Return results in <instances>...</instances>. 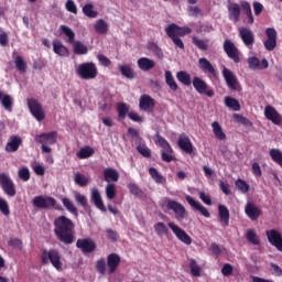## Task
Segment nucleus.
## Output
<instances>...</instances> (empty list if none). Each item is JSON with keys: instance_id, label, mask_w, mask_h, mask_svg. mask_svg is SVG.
Instances as JSON below:
<instances>
[{"instance_id": "f257e3e1", "label": "nucleus", "mask_w": 282, "mask_h": 282, "mask_svg": "<svg viewBox=\"0 0 282 282\" xmlns=\"http://www.w3.org/2000/svg\"><path fill=\"white\" fill-rule=\"evenodd\" d=\"M54 235L61 243L65 246H72L74 239H76V232L74 231L76 225L67 216H58L53 221Z\"/></svg>"}, {"instance_id": "f03ea898", "label": "nucleus", "mask_w": 282, "mask_h": 282, "mask_svg": "<svg viewBox=\"0 0 282 282\" xmlns=\"http://www.w3.org/2000/svg\"><path fill=\"white\" fill-rule=\"evenodd\" d=\"M193 32V29L188 26H180L175 23H172L165 28V33L171 39V41L174 43L178 50H184V42L180 36H186V34H191Z\"/></svg>"}, {"instance_id": "7ed1b4c3", "label": "nucleus", "mask_w": 282, "mask_h": 282, "mask_svg": "<svg viewBox=\"0 0 282 282\" xmlns=\"http://www.w3.org/2000/svg\"><path fill=\"white\" fill-rule=\"evenodd\" d=\"M61 31L63 32V34H65L66 37H68L67 43L73 45L74 54H76L77 56H85V54H88L89 47L83 44V42L76 41V33H74L69 26L61 25Z\"/></svg>"}, {"instance_id": "20e7f679", "label": "nucleus", "mask_w": 282, "mask_h": 282, "mask_svg": "<svg viewBox=\"0 0 282 282\" xmlns=\"http://www.w3.org/2000/svg\"><path fill=\"white\" fill-rule=\"evenodd\" d=\"M42 265H53L57 272L63 271V261H61V252L56 249H43L41 253Z\"/></svg>"}, {"instance_id": "39448f33", "label": "nucleus", "mask_w": 282, "mask_h": 282, "mask_svg": "<svg viewBox=\"0 0 282 282\" xmlns=\"http://www.w3.org/2000/svg\"><path fill=\"white\" fill-rule=\"evenodd\" d=\"M76 74L82 80H94L98 77V67L94 62H85L78 65Z\"/></svg>"}, {"instance_id": "423d86ee", "label": "nucleus", "mask_w": 282, "mask_h": 282, "mask_svg": "<svg viewBox=\"0 0 282 282\" xmlns=\"http://www.w3.org/2000/svg\"><path fill=\"white\" fill-rule=\"evenodd\" d=\"M154 142L161 147V149H163L161 152V160L163 162H166L167 164L175 162V156L173 155V148H171V143H169L164 137L160 135V132H156Z\"/></svg>"}, {"instance_id": "0eeeda50", "label": "nucleus", "mask_w": 282, "mask_h": 282, "mask_svg": "<svg viewBox=\"0 0 282 282\" xmlns=\"http://www.w3.org/2000/svg\"><path fill=\"white\" fill-rule=\"evenodd\" d=\"M162 208H165V210H172L177 221H183V219L186 217V207H184V205H182L180 202L173 200L169 197L164 198Z\"/></svg>"}, {"instance_id": "6e6552de", "label": "nucleus", "mask_w": 282, "mask_h": 282, "mask_svg": "<svg viewBox=\"0 0 282 282\" xmlns=\"http://www.w3.org/2000/svg\"><path fill=\"white\" fill-rule=\"evenodd\" d=\"M35 142L42 145V153H52V148L50 145L56 144L57 142V133L56 131H52L48 133H41L35 135Z\"/></svg>"}, {"instance_id": "1a4fd4ad", "label": "nucleus", "mask_w": 282, "mask_h": 282, "mask_svg": "<svg viewBox=\"0 0 282 282\" xmlns=\"http://www.w3.org/2000/svg\"><path fill=\"white\" fill-rule=\"evenodd\" d=\"M0 187L8 197H14L17 195V185H14V181H12L8 172L0 173Z\"/></svg>"}, {"instance_id": "9d476101", "label": "nucleus", "mask_w": 282, "mask_h": 282, "mask_svg": "<svg viewBox=\"0 0 282 282\" xmlns=\"http://www.w3.org/2000/svg\"><path fill=\"white\" fill-rule=\"evenodd\" d=\"M32 204L35 208H42L44 210H47L56 206V198L52 196L40 195L33 198Z\"/></svg>"}, {"instance_id": "9b49d317", "label": "nucleus", "mask_w": 282, "mask_h": 282, "mask_svg": "<svg viewBox=\"0 0 282 282\" xmlns=\"http://www.w3.org/2000/svg\"><path fill=\"white\" fill-rule=\"evenodd\" d=\"M28 107L34 119L39 122L45 120V111H43V106H41L39 100L34 98L28 99Z\"/></svg>"}, {"instance_id": "f8f14e48", "label": "nucleus", "mask_w": 282, "mask_h": 282, "mask_svg": "<svg viewBox=\"0 0 282 282\" xmlns=\"http://www.w3.org/2000/svg\"><path fill=\"white\" fill-rule=\"evenodd\" d=\"M167 226L178 239V241L185 243V246H191L193 243V238H191V236H188L184 229L175 225V223H169Z\"/></svg>"}, {"instance_id": "ddd939ff", "label": "nucleus", "mask_w": 282, "mask_h": 282, "mask_svg": "<svg viewBox=\"0 0 282 282\" xmlns=\"http://www.w3.org/2000/svg\"><path fill=\"white\" fill-rule=\"evenodd\" d=\"M223 50L227 54L228 58L234 61V63H241L239 57V48L230 40H225L223 44Z\"/></svg>"}, {"instance_id": "4468645a", "label": "nucleus", "mask_w": 282, "mask_h": 282, "mask_svg": "<svg viewBox=\"0 0 282 282\" xmlns=\"http://www.w3.org/2000/svg\"><path fill=\"white\" fill-rule=\"evenodd\" d=\"M192 85L197 94H206L208 98H213V96H215V91L213 89H208V84L200 77H194Z\"/></svg>"}, {"instance_id": "2eb2a0df", "label": "nucleus", "mask_w": 282, "mask_h": 282, "mask_svg": "<svg viewBox=\"0 0 282 282\" xmlns=\"http://www.w3.org/2000/svg\"><path fill=\"white\" fill-rule=\"evenodd\" d=\"M198 68L207 75L208 78H217L219 73L215 69V66L208 61V58L203 57L198 59Z\"/></svg>"}, {"instance_id": "dca6fc26", "label": "nucleus", "mask_w": 282, "mask_h": 282, "mask_svg": "<svg viewBox=\"0 0 282 282\" xmlns=\"http://www.w3.org/2000/svg\"><path fill=\"white\" fill-rule=\"evenodd\" d=\"M223 78L225 79V83L227 84V87L230 89V91H237V87L239 85V79H237V75H235V73H232V70L224 67L223 68Z\"/></svg>"}, {"instance_id": "f3484780", "label": "nucleus", "mask_w": 282, "mask_h": 282, "mask_svg": "<svg viewBox=\"0 0 282 282\" xmlns=\"http://www.w3.org/2000/svg\"><path fill=\"white\" fill-rule=\"evenodd\" d=\"M76 248L82 250L84 254H91V252L96 251V241L91 240V238H84V239H78L76 241Z\"/></svg>"}, {"instance_id": "a211bd4d", "label": "nucleus", "mask_w": 282, "mask_h": 282, "mask_svg": "<svg viewBox=\"0 0 282 282\" xmlns=\"http://www.w3.org/2000/svg\"><path fill=\"white\" fill-rule=\"evenodd\" d=\"M267 40L264 41L263 45L267 52H274L276 48V30L274 28H268L265 30Z\"/></svg>"}, {"instance_id": "6ab92c4d", "label": "nucleus", "mask_w": 282, "mask_h": 282, "mask_svg": "<svg viewBox=\"0 0 282 282\" xmlns=\"http://www.w3.org/2000/svg\"><path fill=\"white\" fill-rule=\"evenodd\" d=\"M267 239L276 250L282 252V235L276 229H270L265 231Z\"/></svg>"}, {"instance_id": "aec40b11", "label": "nucleus", "mask_w": 282, "mask_h": 282, "mask_svg": "<svg viewBox=\"0 0 282 282\" xmlns=\"http://www.w3.org/2000/svg\"><path fill=\"white\" fill-rule=\"evenodd\" d=\"M238 32L246 47H252V45H254V33L250 28L241 26L238 29Z\"/></svg>"}, {"instance_id": "412c9836", "label": "nucleus", "mask_w": 282, "mask_h": 282, "mask_svg": "<svg viewBox=\"0 0 282 282\" xmlns=\"http://www.w3.org/2000/svg\"><path fill=\"white\" fill-rule=\"evenodd\" d=\"M264 116H265L267 120H270L276 127H281L282 116H281V113H279V111H276V108H274L270 105L265 106Z\"/></svg>"}, {"instance_id": "4be33fe9", "label": "nucleus", "mask_w": 282, "mask_h": 282, "mask_svg": "<svg viewBox=\"0 0 282 282\" xmlns=\"http://www.w3.org/2000/svg\"><path fill=\"white\" fill-rule=\"evenodd\" d=\"M139 108L141 111H148L151 113L155 109V99L150 95H142L139 99Z\"/></svg>"}, {"instance_id": "5701e85b", "label": "nucleus", "mask_w": 282, "mask_h": 282, "mask_svg": "<svg viewBox=\"0 0 282 282\" xmlns=\"http://www.w3.org/2000/svg\"><path fill=\"white\" fill-rule=\"evenodd\" d=\"M245 213L251 221H257V219L261 217L262 212L261 208H259V206L254 205V203L248 202L245 206Z\"/></svg>"}, {"instance_id": "b1692460", "label": "nucleus", "mask_w": 282, "mask_h": 282, "mask_svg": "<svg viewBox=\"0 0 282 282\" xmlns=\"http://www.w3.org/2000/svg\"><path fill=\"white\" fill-rule=\"evenodd\" d=\"M90 200L93 202V204H95L98 210H100L101 213H107V207L105 206V202L102 200V196L100 195V189H91Z\"/></svg>"}, {"instance_id": "393cba45", "label": "nucleus", "mask_w": 282, "mask_h": 282, "mask_svg": "<svg viewBox=\"0 0 282 282\" xmlns=\"http://www.w3.org/2000/svg\"><path fill=\"white\" fill-rule=\"evenodd\" d=\"M185 199L187 202V204L191 205L192 208H194L195 210H198L200 213V215H203V217H210V212H208V208H206L204 205H202V203H199V200L193 198L192 196L187 195L185 196Z\"/></svg>"}, {"instance_id": "a878e982", "label": "nucleus", "mask_w": 282, "mask_h": 282, "mask_svg": "<svg viewBox=\"0 0 282 282\" xmlns=\"http://www.w3.org/2000/svg\"><path fill=\"white\" fill-rule=\"evenodd\" d=\"M228 19L232 23H237L241 17V4L234 2L227 7Z\"/></svg>"}, {"instance_id": "bb28decb", "label": "nucleus", "mask_w": 282, "mask_h": 282, "mask_svg": "<svg viewBox=\"0 0 282 282\" xmlns=\"http://www.w3.org/2000/svg\"><path fill=\"white\" fill-rule=\"evenodd\" d=\"M120 261L121 259L118 253H110L107 256V268L109 270V274H113L116 270H118Z\"/></svg>"}, {"instance_id": "cd10ccee", "label": "nucleus", "mask_w": 282, "mask_h": 282, "mask_svg": "<svg viewBox=\"0 0 282 282\" xmlns=\"http://www.w3.org/2000/svg\"><path fill=\"white\" fill-rule=\"evenodd\" d=\"M21 144H23V139H21L19 135H12L6 145L7 153H17Z\"/></svg>"}, {"instance_id": "c85d7f7f", "label": "nucleus", "mask_w": 282, "mask_h": 282, "mask_svg": "<svg viewBox=\"0 0 282 282\" xmlns=\"http://www.w3.org/2000/svg\"><path fill=\"white\" fill-rule=\"evenodd\" d=\"M240 8L243 14L247 17L248 25H252L254 23V15H252V7L250 6V2L241 0Z\"/></svg>"}, {"instance_id": "c756f323", "label": "nucleus", "mask_w": 282, "mask_h": 282, "mask_svg": "<svg viewBox=\"0 0 282 282\" xmlns=\"http://www.w3.org/2000/svg\"><path fill=\"white\" fill-rule=\"evenodd\" d=\"M177 144L180 149L184 151V153H187V155H191V153H193L194 148H193V142H191V138L186 135H181L178 138Z\"/></svg>"}, {"instance_id": "7c9ffc66", "label": "nucleus", "mask_w": 282, "mask_h": 282, "mask_svg": "<svg viewBox=\"0 0 282 282\" xmlns=\"http://www.w3.org/2000/svg\"><path fill=\"white\" fill-rule=\"evenodd\" d=\"M53 52L54 54H57V56H62L64 58H67V56H69V48L63 45V42L58 40L53 41Z\"/></svg>"}, {"instance_id": "2f4dec72", "label": "nucleus", "mask_w": 282, "mask_h": 282, "mask_svg": "<svg viewBox=\"0 0 282 282\" xmlns=\"http://www.w3.org/2000/svg\"><path fill=\"white\" fill-rule=\"evenodd\" d=\"M137 65L141 72H151L153 67H155V61L149 58V57H140L137 61Z\"/></svg>"}, {"instance_id": "473e14b6", "label": "nucleus", "mask_w": 282, "mask_h": 282, "mask_svg": "<svg viewBox=\"0 0 282 282\" xmlns=\"http://www.w3.org/2000/svg\"><path fill=\"white\" fill-rule=\"evenodd\" d=\"M119 70L123 78H128V80H133L135 78V69L131 64H122L119 65Z\"/></svg>"}, {"instance_id": "72a5a7b5", "label": "nucleus", "mask_w": 282, "mask_h": 282, "mask_svg": "<svg viewBox=\"0 0 282 282\" xmlns=\"http://www.w3.org/2000/svg\"><path fill=\"white\" fill-rule=\"evenodd\" d=\"M218 217L224 226H229L230 210H228V207H226V205H218Z\"/></svg>"}, {"instance_id": "f704fd0d", "label": "nucleus", "mask_w": 282, "mask_h": 282, "mask_svg": "<svg viewBox=\"0 0 282 282\" xmlns=\"http://www.w3.org/2000/svg\"><path fill=\"white\" fill-rule=\"evenodd\" d=\"M104 178L105 182H118L120 180V173H118V170L112 169V167H107L104 170Z\"/></svg>"}, {"instance_id": "c9c22d12", "label": "nucleus", "mask_w": 282, "mask_h": 282, "mask_svg": "<svg viewBox=\"0 0 282 282\" xmlns=\"http://www.w3.org/2000/svg\"><path fill=\"white\" fill-rule=\"evenodd\" d=\"M131 106H129L127 102H119L117 104V112H118V120H124L127 116H129Z\"/></svg>"}, {"instance_id": "e433bc0d", "label": "nucleus", "mask_w": 282, "mask_h": 282, "mask_svg": "<svg viewBox=\"0 0 282 282\" xmlns=\"http://www.w3.org/2000/svg\"><path fill=\"white\" fill-rule=\"evenodd\" d=\"M0 100L6 111H12V107H14V100H12V96L6 95L0 90Z\"/></svg>"}, {"instance_id": "4c0bfd02", "label": "nucleus", "mask_w": 282, "mask_h": 282, "mask_svg": "<svg viewBox=\"0 0 282 282\" xmlns=\"http://www.w3.org/2000/svg\"><path fill=\"white\" fill-rule=\"evenodd\" d=\"M75 202L76 204L82 206V208H84L86 213H89V210H91V207L89 206V200L87 199V196L85 194L75 193Z\"/></svg>"}, {"instance_id": "58836bf2", "label": "nucleus", "mask_w": 282, "mask_h": 282, "mask_svg": "<svg viewBox=\"0 0 282 282\" xmlns=\"http://www.w3.org/2000/svg\"><path fill=\"white\" fill-rule=\"evenodd\" d=\"M149 52H152L159 61H162L164 58V52L162 48L158 45L155 42H148L147 45Z\"/></svg>"}, {"instance_id": "ea45409f", "label": "nucleus", "mask_w": 282, "mask_h": 282, "mask_svg": "<svg viewBox=\"0 0 282 282\" xmlns=\"http://www.w3.org/2000/svg\"><path fill=\"white\" fill-rule=\"evenodd\" d=\"M149 175H150V177H152V180L155 182V184H162V185L166 184V177H164L162 174H160L158 169L150 167Z\"/></svg>"}, {"instance_id": "a19ab883", "label": "nucleus", "mask_w": 282, "mask_h": 282, "mask_svg": "<svg viewBox=\"0 0 282 282\" xmlns=\"http://www.w3.org/2000/svg\"><path fill=\"white\" fill-rule=\"evenodd\" d=\"M165 84L171 91H177V89H180V86L177 85V82H175V77H173V73H171V70L165 72Z\"/></svg>"}, {"instance_id": "79ce46f5", "label": "nucleus", "mask_w": 282, "mask_h": 282, "mask_svg": "<svg viewBox=\"0 0 282 282\" xmlns=\"http://www.w3.org/2000/svg\"><path fill=\"white\" fill-rule=\"evenodd\" d=\"M212 129L215 138L217 140H226V133H224V129H221V124H219V121H214L212 123Z\"/></svg>"}, {"instance_id": "37998d69", "label": "nucleus", "mask_w": 282, "mask_h": 282, "mask_svg": "<svg viewBox=\"0 0 282 282\" xmlns=\"http://www.w3.org/2000/svg\"><path fill=\"white\" fill-rule=\"evenodd\" d=\"M246 239L249 243H252V246H261V239L254 229L247 230Z\"/></svg>"}, {"instance_id": "c03bdc74", "label": "nucleus", "mask_w": 282, "mask_h": 282, "mask_svg": "<svg viewBox=\"0 0 282 282\" xmlns=\"http://www.w3.org/2000/svg\"><path fill=\"white\" fill-rule=\"evenodd\" d=\"M62 204L66 208V210H68V213L74 215V217H78V208H76V205H74V202H72V199L64 197L62 198Z\"/></svg>"}, {"instance_id": "a18cd8bd", "label": "nucleus", "mask_w": 282, "mask_h": 282, "mask_svg": "<svg viewBox=\"0 0 282 282\" xmlns=\"http://www.w3.org/2000/svg\"><path fill=\"white\" fill-rule=\"evenodd\" d=\"M176 78L182 85H185V87H191L192 80H191V74L186 73V70H180L176 74Z\"/></svg>"}, {"instance_id": "49530a36", "label": "nucleus", "mask_w": 282, "mask_h": 282, "mask_svg": "<svg viewBox=\"0 0 282 282\" xmlns=\"http://www.w3.org/2000/svg\"><path fill=\"white\" fill-rule=\"evenodd\" d=\"M94 153H96V151L94 150V148L87 145L85 148H82L78 152H77V158L79 160H87L88 158H91V155H94Z\"/></svg>"}, {"instance_id": "de8ad7c7", "label": "nucleus", "mask_w": 282, "mask_h": 282, "mask_svg": "<svg viewBox=\"0 0 282 282\" xmlns=\"http://www.w3.org/2000/svg\"><path fill=\"white\" fill-rule=\"evenodd\" d=\"M189 272L192 276L199 278L202 276V267L197 263V260H189Z\"/></svg>"}, {"instance_id": "09e8293b", "label": "nucleus", "mask_w": 282, "mask_h": 282, "mask_svg": "<svg viewBox=\"0 0 282 282\" xmlns=\"http://www.w3.org/2000/svg\"><path fill=\"white\" fill-rule=\"evenodd\" d=\"M269 155L275 164L282 167V151L279 149H271Z\"/></svg>"}, {"instance_id": "8fccbe9b", "label": "nucleus", "mask_w": 282, "mask_h": 282, "mask_svg": "<svg viewBox=\"0 0 282 282\" xmlns=\"http://www.w3.org/2000/svg\"><path fill=\"white\" fill-rule=\"evenodd\" d=\"M74 182H75V184H77V186H80L82 188H85V186H88V184H89V177H87L84 174L77 172V173H75Z\"/></svg>"}, {"instance_id": "3c124183", "label": "nucleus", "mask_w": 282, "mask_h": 282, "mask_svg": "<svg viewBox=\"0 0 282 282\" xmlns=\"http://www.w3.org/2000/svg\"><path fill=\"white\" fill-rule=\"evenodd\" d=\"M95 30L97 34H107L109 32V24L105 20L99 19L95 24Z\"/></svg>"}, {"instance_id": "603ef678", "label": "nucleus", "mask_w": 282, "mask_h": 282, "mask_svg": "<svg viewBox=\"0 0 282 282\" xmlns=\"http://www.w3.org/2000/svg\"><path fill=\"white\" fill-rule=\"evenodd\" d=\"M225 105L229 109H232V111H240L241 105L239 104V100L232 98V97H225Z\"/></svg>"}, {"instance_id": "864d4df0", "label": "nucleus", "mask_w": 282, "mask_h": 282, "mask_svg": "<svg viewBox=\"0 0 282 282\" xmlns=\"http://www.w3.org/2000/svg\"><path fill=\"white\" fill-rule=\"evenodd\" d=\"M192 43L198 48L202 50V52L208 51V40H202L197 36L192 37Z\"/></svg>"}, {"instance_id": "5fc2aeb1", "label": "nucleus", "mask_w": 282, "mask_h": 282, "mask_svg": "<svg viewBox=\"0 0 282 282\" xmlns=\"http://www.w3.org/2000/svg\"><path fill=\"white\" fill-rule=\"evenodd\" d=\"M14 63L18 72H20L21 74H25V72H28V64L25 63V59H23L21 55H18L15 57Z\"/></svg>"}, {"instance_id": "6e6d98bb", "label": "nucleus", "mask_w": 282, "mask_h": 282, "mask_svg": "<svg viewBox=\"0 0 282 282\" xmlns=\"http://www.w3.org/2000/svg\"><path fill=\"white\" fill-rule=\"evenodd\" d=\"M83 12L85 17H88V19H96L98 17V11L94 10V4L87 3L83 7Z\"/></svg>"}, {"instance_id": "4d7b16f0", "label": "nucleus", "mask_w": 282, "mask_h": 282, "mask_svg": "<svg viewBox=\"0 0 282 282\" xmlns=\"http://www.w3.org/2000/svg\"><path fill=\"white\" fill-rule=\"evenodd\" d=\"M154 232L158 237L169 235V227L164 223H156L154 224Z\"/></svg>"}, {"instance_id": "13d9d810", "label": "nucleus", "mask_w": 282, "mask_h": 282, "mask_svg": "<svg viewBox=\"0 0 282 282\" xmlns=\"http://www.w3.org/2000/svg\"><path fill=\"white\" fill-rule=\"evenodd\" d=\"M236 187L238 188V191H240V193H248L250 191V185L248 184V182L241 180V178H238L236 181Z\"/></svg>"}, {"instance_id": "bf43d9fd", "label": "nucleus", "mask_w": 282, "mask_h": 282, "mask_svg": "<svg viewBox=\"0 0 282 282\" xmlns=\"http://www.w3.org/2000/svg\"><path fill=\"white\" fill-rule=\"evenodd\" d=\"M0 213H2L4 217H10V204L2 197H0Z\"/></svg>"}, {"instance_id": "052dcab7", "label": "nucleus", "mask_w": 282, "mask_h": 282, "mask_svg": "<svg viewBox=\"0 0 282 282\" xmlns=\"http://www.w3.org/2000/svg\"><path fill=\"white\" fill-rule=\"evenodd\" d=\"M96 270L99 274H107V261H105V258H101L96 262Z\"/></svg>"}, {"instance_id": "680f3d73", "label": "nucleus", "mask_w": 282, "mask_h": 282, "mask_svg": "<svg viewBox=\"0 0 282 282\" xmlns=\"http://www.w3.org/2000/svg\"><path fill=\"white\" fill-rule=\"evenodd\" d=\"M128 188H129L131 195H134V197H142V195H144V192H142L140 186H138L137 184L130 183L128 185Z\"/></svg>"}, {"instance_id": "e2e57ef3", "label": "nucleus", "mask_w": 282, "mask_h": 282, "mask_svg": "<svg viewBox=\"0 0 282 282\" xmlns=\"http://www.w3.org/2000/svg\"><path fill=\"white\" fill-rule=\"evenodd\" d=\"M107 199H116V184L109 183L106 185Z\"/></svg>"}, {"instance_id": "0e129e2a", "label": "nucleus", "mask_w": 282, "mask_h": 282, "mask_svg": "<svg viewBox=\"0 0 282 282\" xmlns=\"http://www.w3.org/2000/svg\"><path fill=\"white\" fill-rule=\"evenodd\" d=\"M137 151L143 158H151V149H149V147H147L145 144L138 145Z\"/></svg>"}, {"instance_id": "69168bd1", "label": "nucleus", "mask_w": 282, "mask_h": 282, "mask_svg": "<svg viewBox=\"0 0 282 282\" xmlns=\"http://www.w3.org/2000/svg\"><path fill=\"white\" fill-rule=\"evenodd\" d=\"M18 176L22 180V182H29L30 181V169L22 167L18 172Z\"/></svg>"}, {"instance_id": "338daca9", "label": "nucleus", "mask_w": 282, "mask_h": 282, "mask_svg": "<svg viewBox=\"0 0 282 282\" xmlns=\"http://www.w3.org/2000/svg\"><path fill=\"white\" fill-rule=\"evenodd\" d=\"M260 59L257 56H252L248 58L249 69H259L260 67Z\"/></svg>"}, {"instance_id": "774afa93", "label": "nucleus", "mask_w": 282, "mask_h": 282, "mask_svg": "<svg viewBox=\"0 0 282 282\" xmlns=\"http://www.w3.org/2000/svg\"><path fill=\"white\" fill-rule=\"evenodd\" d=\"M235 268L230 263H225L221 268V274L223 276H232V271Z\"/></svg>"}]
</instances>
